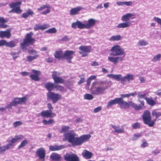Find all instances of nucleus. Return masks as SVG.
<instances>
[{
    "mask_svg": "<svg viewBox=\"0 0 161 161\" xmlns=\"http://www.w3.org/2000/svg\"><path fill=\"white\" fill-rule=\"evenodd\" d=\"M107 83V81L99 80L96 81L92 83L91 91L92 94L98 95L104 93L105 91L108 88L107 86H100L97 87L95 86L96 85H106Z\"/></svg>",
    "mask_w": 161,
    "mask_h": 161,
    "instance_id": "obj_3",
    "label": "nucleus"
},
{
    "mask_svg": "<svg viewBox=\"0 0 161 161\" xmlns=\"http://www.w3.org/2000/svg\"><path fill=\"white\" fill-rule=\"evenodd\" d=\"M102 109V108L100 106H99L98 107H97L95 108L93 110V112L94 113H97L99 111H100V110H101Z\"/></svg>",
    "mask_w": 161,
    "mask_h": 161,
    "instance_id": "obj_56",
    "label": "nucleus"
},
{
    "mask_svg": "<svg viewBox=\"0 0 161 161\" xmlns=\"http://www.w3.org/2000/svg\"><path fill=\"white\" fill-rule=\"evenodd\" d=\"M34 14V12L31 9H28L26 12L23 13L21 15V17L24 18H27L30 15H32Z\"/></svg>",
    "mask_w": 161,
    "mask_h": 161,
    "instance_id": "obj_28",
    "label": "nucleus"
},
{
    "mask_svg": "<svg viewBox=\"0 0 161 161\" xmlns=\"http://www.w3.org/2000/svg\"><path fill=\"white\" fill-rule=\"evenodd\" d=\"M28 144V141L27 140L25 139L23 140L21 143L20 145L18 146L19 149H20L26 146Z\"/></svg>",
    "mask_w": 161,
    "mask_h": 161,
    "instance_id": "obj_40",
    "label": "nucleus"
},
{
    "mask_svg": "<svg viewBox=\"0 0 161 161\" xmlns=\"http://www.w3.org/2000/svg\"><path fill=\"white\" fill-rule=\"evenodd\" d=\"M55 85L54 83L51 82H48L45 84V87L49 92H51L54 88Z\"/></svg>",
    "mask_w": 161,
    "mask_h": 161,
    "instance_id": "obj_25",
    "label": "nucleus"
},
{
    "mask_svg": "<svg viewBox=\"0 0 161 161\" xmlns=\"http://www.w3.org/2000/svg\"><path fill=\"white\" fill-rule=\"evenodd\" d=\"M50 11L49 8H47L45 11H43L42 12V14L43 15H46L47 14L50 13Z\"/></svg>",
    "mask_w": 161,
    "mask_h": 161,
    "instance_id": "obj_61",
    "label": "nucleus"
},
{
    "mask_svg": "<svg viewBox=\"0 0 161 161\" xmlns=\"http://www.w3.org/2000/svg\"><path fill=\"white\" fill-rule=\"evenodd\" d=\"M55 83H62L64 82V80L61 77H56L53 79Z\"/></svg>",
    "mask_w": 161,
    "mask_h": 161,
    "instance_id": "obj_37",
    "label": "nucleus"
},
{
    "mask_svg": "<svg viewBox=\"0 0 161 161\" xmlns=\"http://www.w3.org/2000/svg\"><path fill=\"white\" fill-rule=\"evenodd\" d=\"M119 6H123L125 5V1L118 2L116 3Z\"/></svg>",
    "mask_w": 161,
    "mask_h": 161,
    "instance_id": "obj_60",
    "label": "nucleus"
},
{
    "mask_svg": "<svg viewBox=\"0 0 161 161\" xmlns=\"http://www.w3.org/2000/svg\"><path fill=\"white\" fill-rule=\"evenodd\" d=\"M161 58V54H158L154 56L153 58L152 59V61L155 62L160 60Z\"/></svg>",
    "mask_w": 161,
    "mask_h": 161,
    "instance_id": "obj_38",
    "label": "nucleus"
},
{
    "mask_svg": "<svg viewBox=\"0 0 161 161\" xmlns=\"http://www.w3.org/2000/svg\"><path fill=\"white\" fill-rule=\"evenodd\" d=\"M48 27V25L47 24L41 25L40 24H36L35 25L34 30L35 31H38L39 30H43L47 28Z\"/></svg>",
    "mask_w": 161,
    "mask_h": 161,
    "instance_id": "obj_23",
    "label": "nucleus"
},
{
    "mask_svg": "<svg viewBox=\"0 0 161 161\" xmlns=\"http://www.w3.org/2000/svg\"><path fill=\"white\" fill-rule=\"evenodd\" d=\"M153 19L154 21L156 22L158 24L160 25L161 27V19L158 17H154Z\"/></svg>",
    "mask_w": 161,
    "mask_h": 161,
    "instance_id": "obj_51",
    "label": "nucleus"
},
{
    "mask_svg": "<svg viewBox=\"0 0 161 161\" xmlns=\"http://www.w3.org/2000/svg\"><path fill=\"white\" fill-rule=\"evenodd\" d=\"M46 32L50 33H55L57 32V30L55 28H53L47 30Z\"/></svg>",
    "mask_w": 161,
    "mask_h": 161,
    "instance_id": "obj_48",
    "label": "nucleus"
},
{
    "mask_svg": "<svg viewBox=\"0 0 161 161\" xmlns=\"http://www.w3.org/2000/svg\"><path fill=\"white\" fill-rule=\"evenodd\" d=\"M122 37L120 35L113 36L110 37L109 40L111 41H118L121 39Z\"/></svg>",
    "mask_w": 161,
    "mask_h": 161,
    "instance_id": "obj_34",
    "label": "nucleus"
},
{
    "mask_svg": "<svg viewBox=\"0 0 161 161\" xmlns=\"http://www.w3.org/2000/svg\"><path fill=\"white\" fill-rule=\"evenodd\" d=\"M10 54L12 56L13 59L15 60L19 56V53H11Z\"/></svg>",
    "mask_w": 161,
    "mask_h": 161,
    "instance_id": "obj_49",
    "label": "nucleus"
},
{
    "mask_svg": "<svg viewBox=\"0 0 161 161\" xmlns=\"http://www.w3.org/2000/svg\"><path fill=\"white\" fill-rule=\"evenodd\" d=\"M41 116L44 118H52L56 116L55 113L50 112L48 110L43 111L40 113Z\"/></svg>",
    "mask_w": 161,
    "mask_h": 161,
    "instance_id": "obj_16",
    "label": "nucleus"
},
{
    "mask_svg": "<svg viewBox=\"0 0 161 161\" xmlns=\"http://www.w3.org/2000/svg\"><path fill=\"white\" fill-rule=\"evenodd\" d=\"M6 147L5 145L3 146L2 147H0V153L5 152L6 150H8V149L6 148Z\"/></svg>",
    "mask_w": 161,
    "mask_h": 161,
    "instance_id": "obj_54",
    "label": "nucleus"
},
{
    "mask_svg": "<svg viewBox=\"0 0 161 161\" xmlns=\"http://www.w3.org/2000/svg\"><path fill=\"white\" fill-rule=\"evenodd\" d=\"M112 128L114 130L115 132L118 133H122L124 132V128H120L119 126L116 125H112Z\"/></svg>",
    "mask_w": 161,
    "mask_h": 161,
    "instance_id": "obj_29",
    "label": "nucleus"
},
{
    "mask_svg": "<svg viewBox=\"0 0 161 161\" xmlns=\"http://www.w3.org/2000/svg\"><path fill=\"white\" fill-rule=\"evenodd\" d=\"M129 106H130L134 108L135 110H140L142 108V107L141 105H138L136 103H134L132 101L129 102Z\"/></svg>",
    "mask_w": 161,
    "mask_h": 161,
    "instance_id": "obj_32",
    "label": "nucleus"
},
{
    "mask_svg": "<svg viewBox=\"0 0 161 161\" xmlns=\"http://www.w3.org/2000/svg\"><path fill=\"white\" fill-rule=\"evenodd\" d=\"M142 118L144 123L150 127H153L156 121V119L153 120H151L150 113L148 110L144 112L142 115Z\"/></svg>",
    "mask_w": 161,
    "mask_h": 161,
    "instance_id": "obj_6",
    "label": "nucleus"
},
{
    "mask_svg": "<svg viewBox=\"0 0 161 161\" xmlns=\"http://www.w3.org/2000/svg\"><path fill=\"white\" fill-rule=\"evenodd\" d=\"M31 71L32 74L30 75L31 79L35 81L39 80L40 78L39 76L41 75V72L33 69H32Z\"/></svg>",
    "mask_w": 161,
    "mask_h": 161,
    "instance_id": "obj_12",
    "label": "nucleus"
},
{
    "mask_svg": "<svg viewBox=\"0 0 161 161\" xmlns=\"http://www.w3.org/2000/svg\"><path fill=\"white\" fill-rule=\"evenodd\" d=\"M27 99L26 97L21 98L15 97L13 99L9 104L6 106V108H12V106H16L18 104L26 103Z\"/></svg>",
    "mask_w": 161,
    "mask_h": 161,
    "instance_id": "obj_7",
    "label": "nucleus"
},
{
    "mask_svg": "<svg viewBox=\"0 0 161 161\" xmlns=\"http://www.w3.org/2000/svg\"><path fill=\"white\" fill-rule=\"evenodd\" d=\"M49 148L50 151H53L63 149L65 148V146L63 145L59 146L55 145L54 146H49Z\"/></svg>",
    "mask_w": 161,
    "mask_h": 161,
    "instance_id": "obj_22",
    "label": "nucleus"
},
{
    "mask_svg": "<svg viewBox=\"0 0 161 161\" xmlns=\"http://www.w3.org/2000/svg\"><path fill=\"white\" fill-rule=\"evenodd\" d=\"M75 53L74 51L67 50L64 54L63 58L67 60L69 63H71V60L73 58L72 55Z\"/></svg>",
    "mask_w": 161,
    "mask_h": 161,
    "instance_id": "obj_13",
    "label": "nucleus"
},
{
    "mask_svg": "<svg viewBox=\"0 0 161 161\" xmlns=\"http://www.w3.org/2000/svg\"><path fill=\"white\" fill-rule=\"evenodd\" d=\"M36 153L41 159H44L45 157V150L43 148H40L37 149Z\"/></svg>",
    "mask_w": 161,
    "mask_h": 161,
    "instance_id": "obj_15",
    "label": "nucleus"
},
{
    "mask_svg": "<svg viewBox=\"0 0 161 161\" xmlns=\"http://www.w3.org/2000/svg\"><path fill=\"white\" fill-rule=\"evenodd\" d=\"M47 8H50V6L49 5H43L41 7L39 8H38L37 10L39 11H41L42 10Z\"/></svg>",
    "mask_w": 161,
    "mask_h": 161,
    "instance_id": "obj_50",
    "label": "nucleus"
},
{
    "mask_svg": "<svg viewBox=\"0 0 161 161\" xmlns=\"http://www.w3.org/2000/svg\"><path fill=\"white\" fill-rule=\"evenodd\" d=\"M133 3L132 1H125V5L130 6L132 5Z\"/></svg>",
    "mask_w": 161,
    "mask_h": 161,
    "instance_id": "obj_55",
    "label": "nucleus"
},
{
    "mask_svg": "<svg viewBox=\"0 0 161 161\" xmlns=\"http://www.w3.org/2000/svg\"><path fill=\"white\" fill-rule=\"evenodd\" d=\"M58 73H57V72H53V74L52 75V77L53 79L56 77H58V76H57V75H58Z\"/></svg>",
    "mask_w": 161,
    "mask_h": 161,
    "instance_id": "obj_58",
    "label": "nucleus"
},
{
    "mask_svg": "<svg viewBox=\"0 0 161 161\" xmlns=\"http://www.w3.org/2000/svg\"><path fill=\"white\" fill-rule=\"evenodd\" d=\"M145 99L146 100L147 103L150 105L153 106L155 104V102L151 98L145 97Z\"/></svg>",
    "mask_w": 161,
    "mask_h": 161,
    "instance_id": "obj_39",
    "label": "nucleus"
},
{
    "mask_svg": "<svg viewBox=\"0 0 161 161\" xmlns=\"http://www.w3.org/2000/svg\"><path fill=\"white\" fill-rule=\"evenodd\" d=\"M146 96V94L144 93L143 94H138V97L139 98H144L146 97L145 96Z\"/></svg>",
    "mask_w": 161,
    "mask_h": 161,
    "instance_id": "obj_59",
    "label": "nucleus"
},
{
    "mask_svg": "<svg viewBox=\"0 0 161 161\" xmlns=\"http://www.w3.org/2000/svg\"><path fill=\"white\" fill-rule=\"evenodd\" d=\"M82 9L83 8L81 7H77L75 8H72L70 10V14L71 15H75Z\"/></svg>",
    "mask_w": 161,
    "mask_h": 161,
    "instance_id": "obj_26",
    "label": "nucleus"
},
{
    "mask_svg": "<svg viewBox=\"0 0 161 161\" xmlns=\"http://www.w3.org/2000/svg\"><path fill=\"white\" fill-rule=\"evenodd\" d=\"M139 79L140 80V82L141 83H144L146 81L145 78L143 77H140Z\"/></svg>",
    "mask_w": 161,
    "mask_h": 161,
    "instance_id": "obj_64",
    "label": "nucleus"
},
{
    "mask_svg": "<svg viewBox=\"0 0 161 161\" xmlns=\"http://www.w3.org/2000/svg\"><path fill=\"white\" fill-rule=\"evenodd\" d=\"M63 55L62 51H56L54 54L55 58L58 59L63 58Z\"/></svg>",
    "mask_w": 161,
    "mask_h": 161,
    "instance_id": "obj_33",
    "label": "nucleus"
},
{
    "mask_svg": "<svg viewBox=\"0 0 161 161\" xmlns=\"http://www.w3.org/2000/svg\"><path fill=\"white\" fill-rule=\"evenodd\" d=\"M48 99H51L53 103H55L61 98V96L58 93H55L51 92H48L47 93Z\"/></svg>",
    "mask_w": 161,
    "mask_h": 161,
    "instance_id": "obj_9",
    "label": "nucleus"
},
{
    "mask_svg": "<svg viewBox=\"0 0 161 161\" xmlns=\"http://www.w3.org/2000/svg\"><path fill=\"white\" fill-rule=\"evenodd\" d=\"M82 155L84 158L89 159L92 158L93 154L92 152L86 150H84L82 153Z\"/></svg>",
    "mask_w": 161,
    "mask_h": 161,
    "instance_id": "obj_20",
    "label": "nucleus"
},
{
    "mask_svg": "<svg viewBox=\"0 0 161 161\" xmlns=\"http://www.w3.org/2000/svg\"><path fill=\"white\" fill-rule=\"evenodd\" d=\"M50 158L53 160L58 161L60 159L61 156L59 154L54 153L51 155Z\"/></svg>",
    "mask_w": 161,
    "mask_h": 161,
    "instance_id": "obj_31",
    "label": "nucleus"
},
{
    "mask_svg": "<svg viewBox=\"0 0 161 161\" xmlns=\"http://www.w3.org/2000/svg\"><path fill=\"white\" fill-rule=\"evenodd\" d=\"M118 98H116L114 100H111L108 103L106 107L108 108L114 104H118Z\"/></svg>",
    "mask_w": 161,
    "mask_h": 161,
    "instance_id": "obj_30",
    "label": "nucleus"
},
{
    "mask_svg": "<svg viewBox=\"0 0 161 161\" xmlns=\"http://www.w3.org/2000/svg\"><path fill=\"white\" fill-rule=\"evenodd\" d=\"M5 45L7 47H14L16 46V43L15 42L12 41H10L8 42H7L6 41V42L5 43Z\"/></svg>",
    "mask_w": 161,
    "mask_h": 161,
    "instance_id": "obj_35",
    "label": "nucleus"
},
{
    "mask_svg": "<svg viewBox=\"0 0 161 161\" xmlns=\"http://www.w3.org/2000/svg\"><path fill=\"white\" fill-rule=\"evenodd\" d=\"M97 20L93 18L88 19L87 23L84 24V29H90L92 27L94 26L97 22Z\"/></svg>",
    "mask_w": 161,
    "mask_h": 161,
    "instance_id": "obj_14",
    "label": "nucleus"
},
{
    "mask_svg": "<svg viewBox=\"0 0 161 161\" xmlns=\"http://www.w3.org/2000/svg\"><path fill=\"white\" fill-rule=\"evenodd\" d=\"M131 23L130 22H125L118 24L116 26L118 29L125 28L130 26Z\"/></svg>",
    "mask_w": 161,
    "mask_h": 161,
    "instance_id": "obj_21",
    "label": "nucleus"
},
{
    "mask_svg": "<svg viewBox=\"0 0 161 161\" xmlns=\"http://www.w3.org/2000/svg\"><path fill=\"white\" fill-rule=\"evenodd\" d=\"M33 33L30 32L26 34L23 42L20 43V47L24 51L26 50V47L29 45L33 44L35 41V39L32 38Z\"/></svg>",
    "mask_w": 161,
    "mask_h": 161,
    "instance_id": "obj_5",
    "label": "nucleus"
},
{
    "mask_svg": "<svg viewBox=\"0 0 161 161\" xmlns=\"http://www.w3.org/2000/svg\"><path fill=\"white\" fill-rule=\"evenodd\" d=\"M131 18L132 19L135 18V15L133 13H128L122 16L121 20L123 21L128 22Z\"/></svg>",
    "mask_w": 161,
    "mask_h": 161,
    "instance_id": "obj_17",
    "label": "nucleus"
},
{
    "mask_svg": "<svg viewBox=\"0 0 161 161\" xmlns=\"http://www.w3.org/2000/svg\"><path fill=\"white\" fill-rule=\"evenodd\" d=\"M29 53L30 54H32V55H38L37 54V51L34 50H33V49H31V50H30L29 51Z\"/></svg>",
    "mask_w": 161,
    "mask_h": 161,
    "instance_id": "obj_53",
    "label": "nucleus"
},
{
    "mask_svg": "<svg viewBox=\"0 0 161 161\" xmlns=\"http://www.w3.org/2000/svg\"><path fill=\"white\" fill-rule=\"evenodd\" d=\"M132 126L133 129H136L137 128H140V125L138 122H136L132 125Z\"/></svg>",
    "mask_w": 161,
    "mask_h": 161,
    "instance_id": "obj_52",
    "label": "nucleus"
},
{
    "mask_svg": "<svg viewBox=\"0 0 161 161\" xmlns=\"http://www.w3.org/2000/svg\"><path fill=\"white\" fill-rule=\"evenodd\" d=\"M54 88L56 91H59L60 92L64 91V88L63 86L58 85L55 84Z\"/></svg>",
    "mask_w": 161,
    "mask_h": 161,
    "instance_id": "obj_42",
    "label": "nucleus"
},
{
    "mask_svg": "<svg viewBox=\"0 0 161 161\" xmlns=\"http://www.w3.org/2000/svg\"><path fill=\"white\" fill-rule=\"evenodd\" d=\"M152 114L153 116H155L156 117V119H156V120L158 117L161 116V112H158L156 110L153 111Z\"/></svg>",
    "mask_w": 161,
    "mask_h": 161,
    "instance_id": "obj_36",
    "label": "nucleus"
},
{
    "mask_svg": "<svg viewBox=\"0 0 161 161\" xmlns=\"http://www.w3.org/2000/svg\"><path fill=\"white\" fill-rule=\"evenodd\" d=\"M93 98V96L91 94H86L84 96V98L86 100H91Z\"/></svg>",
    "mask_w": 161,
    "mask_h": 161,
    "instance_id": "obj_46",
    "label": "nucleus"
},
{
    "mask_svg": "<svg viewBox=\"0 0 161 161\" xmlns=\"http://www.w3.org/2000/svg\"><path fill=\"white\" fill-rule=\"evenodd\" d=\"M20 74L23 76H25L28 75L29 74V73L26 71L22 72Z\"/></svg>",
    "mask_w": 161,
    "mask_h": 161,
    "instance_id": "obj_62",
    "label": "nucleus"
},
{
    "mask_svg": "<svg viewBox=\"0 0 161 161\" xmlns=\"http://www.w3.org/2000/svg\"><path fill=\"white\" fill-rule=\"evenodd\" d=\"M23 136L22 135H16L14 138L11 140H8L7 141V142L8 143V144L5 145L6 148L8 149H9L10 147L13 146L14 144L17 141L22 139L23 138Z\"/></svg>",
    "mask_w": 161,
    "mask_h": 161,
    "instance_id": "obj_10",
    "label": "nucleus"
},
{
    "mask_svg": "<svg viewBox=\"0 0 161 161\" xmlns=\"http://www.w3.org/2000/svg\"><path fill=\"white\" fill-rule=\"evenodd\" d=\"M23 123L20 121H16L14 122L13 123L14 126L15 128L20 126Z\"/></svg>",
    "mask_w": 161,
    "mask_h": 161,
    "instance_id": "obj_47",
    "label": "nucleus"
},
{
    "mask_svg": "<svg viewBox=\"0 0 161 161\" xmlns=\"http://www.w3.org/2000/svg\"><path fill=\"white\" fill-rule=\"evenodd\" d=\"M148 143L145 140L142 141V143L141 145V147H145L147 146Z\"/></svg>",
    "mask_w": 161,
    "mask_h": 161,
    "instance_id": "obj_57",
    "label": "nucleus"
},
{
    "mask_svg": "<svg viewBox=\"0 0 161 161\" xmlns=\"http://www.w3.org/2000/svg\"><path fill=\"white\" fill-rule=\"evenodd\" d=\"M111 53L110 55L114 56H108V60L114 64L116 65L119 63L124 60V56H121L125 53L124 49L118 45H115L113 46L110 50Z\"/></svg>",
    "mask_w": 161,
    "mask_h": 161,
    "instance_id": "obj_2",
    "label": "nucleus"
},
{
    "mask_svg": "<svg viewBox=\"0 0 161 161\" xmlns=\"http://www.w3.org/2000/svg\"><path fill=\"white\" fill-rule=\"evenodd\" d=\"M79 49L81 52L86 53H89L91 51V48L89 46H81L79 47Z\"/></svg>",
    "mask_w": 161,
    "mask_h": 161,
    "instance_id": "obj_24",
    "label": "nucleus"
},
{
    "mask_svg": "<svg viewBox=\"0 0 161 161\" xmlns=\"http://www.w3.org/2000/svg\"><path fill=\"white\" fill-rule=\"evenodd\" d=\"M11 36V34L9 31H0V37H6L7 38H9Z\"/></svg>",
    "mask_w": 161,
    "mask_h": 161,
    "instance_id": "obj_27",
    "label": "nucleus"
},
{
    "mask_svg": "<svg viewBox=\"0 0 161 161\" xmlns=\"http://www.w3.org/2000/svg\"><path fill=\"white\" fill-rule=\"evenodd\" d=\"M138 44L141 46H145L148 44V43L144 40H140L138 42Z\"/></svg>",
    "mask_w": 161,
    "mask_h": 161,
    "instance_id": "obj_44",
    "label": "nucleus"
},
{
    "mask_svg": "<svg viewBox=\"0 0 161 161\" xmlns=\"http://www.w3.org/2000/svg\"><path fill=\"white\" fill-rule=\"evenodd\" d=\"M64 159L66 161H79L77 155L72 153H67L64 157Z\"/></svg>",
    "mask_w": 161,
    "mask_h": 161,
    "instance_id": "obj_11",
    "label": "nucleus"
},
{
    "mask_svg": "<svg viewBox=\"0 0 161 161\" xmlns=\"http://www.w3.org/2000/svg\"><path fill=\"white\" fill-rule=\"evenodd\" d=\"M47 107L49 109L48 111H49L50 112H52V110L53 109V107H52L51 104L50 103H48Z\"/></svg>",
    "mask_w": 161,
    "mask_h": 161,
    "instance_id": "obj_63",
    "label": "nucleus"
},
{
    "mask_svg": "<svg viewBox=\"0 0 161 161\" xmlns=\"http://www.w3.org/2000/svg\"><path fill=\"white\" fill-rule=\"evenodd\" d=\"M71 27L74 29H76L77 27L80 29H84V24L78 20L73 23L71 25Z\"/></svg>",
    "mask_w": 161,
    "mask_h": 161,
    "instance_id": "obj_19",
    "label": "nucleus"
},
{
    "mask_svg": "<svg viewBox=\"0 0 161 161\" xmlns=\"http://www.w3.org/2000/svg\"><path fill=\"white\" fill-rule=\"evenodd\" d=\"M39 57L38 55H36L34 56H29L27 57V60L30 62H31L33 60L36 59Z\"/></svg>",
    "mask_w": 161,
    "mask_h": 161,
    "instance_id": "obj_41",
    "label": "nucleus"
},
{
    "mask_svg": "<svg viewBox=\"0 0 161 161\" xmlns=\"http://www.w3.org/2000/svg\"><path fill=\"white\" fill-rule=\"evenodd\" d=\"M129 102L127 103L123 100L122 98H118V104L122 108H129Z\"/></svg>",
    "mask_w": 161,
    "mask_h": 161,
    "instance_id": "obj_18",
    "label": "nucleus"
},
{
    "mask_svg": "<svg viewBox=\"0 0 161 161\" xmlns=\"http://www.w3.org/2000/svg\"><path fill=\"white\" fill-rule=\"evenodd\" d=\"M70 128L67 126H63L60 130L61 133H64V136L66 139L73 145H80L87 141L91 137L89 134L83 135L80 137L73 130H69Z\"/></svg>",
    "mask_w": 161,
    "mask_h": 161,
    "instance_id": "obj_1",
    "label": "nucleus"
},
{
    "mask_svg": "<svg viewBox=\"0 0 161 161\" xmlns=\"http://www.w3.org/2000/svg\"><path fill=\"white\" fill-rule=\"evenodd\" d=\"M107 76L109 78H112L118 81H120L121 83L122 84H125L126 80L130 82V81L134 80L133 75L130 74H128L123 77H122L121 74H108Z\"/></svg>",
    "mask_w": 161,
    "mask_h": 161,
    "instance_id": "obj_4",
    "label": "nucleus"
},
{
    "mask_svg": "<svg viewBox=\"0 0 161 161\" xmlns=\"http://www.w3.org/2000/svg\"><path fill=\"white\" fill-rule=\"evenodd\" d=\"M42 122L45 125H50L54 123V121L52 119H49L48 121L44 119L42 120Z\"/></svg>",
    "mask_w": 161,
    "mask_h": 161,
    "instance_id": "obj_45",
    "label": "nucleus"
},
{
    "mask_svg": "<svg viewBox=\"0 0 161 161\" xmlns=\"http://www.w3.org/2000/svg\"><path fill=\"white\" fill-rule=\"evenodd\" d=\"M21 4L20 2L13 3L9 4L10 7L12 8L9 13H15L16 14H20L22 12V10L20 9V6Z\"/></svg>",
    "mask_w": 161,
    "mask_h": 161,
    "instance_id": "obj_8",
    "label": "nucleus"
},
{
    "mask_svg": "<svg viewBox=\"0 0 161 161\" xmlns=\"http://www.w3.org/2000/svg\"><path fill=\"white\" fill-rule=\"evenodd\" d=\"M142 136V135L140 133L134 134L133 135L132 137L130 138V139L132 141H134L137 140L141 137Z\"/></svg>",
    "mask_w": 161,
    "mask_h": 161,
    "instance_id": "obj_43",
    "label": "nucleus"
}]
</instances>
